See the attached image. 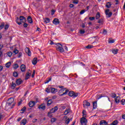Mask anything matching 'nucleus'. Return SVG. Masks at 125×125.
Here are the masks:
<instances>
[{
    "mask_svg": "<svg viewBox=\"0 0 125 125\" xmlns=\"http://www.w3.org/2000/svg\"><path fill=\"white\" fill-rule=\"evenodd\" d=\"M57 45L56 46L57 50L60 52H64V48L62 47V44L60 43H57Z\"/></svg>",
    "mask_w": 125,
    "mask_h": 125,
    "instance_id": "obj_1",
    "label": "nucleus"
},
{
    "mask_svg": "<svg viewBox=\"0 0 125 125\" xmlns=\"http://www.w3.org/2000/svg\"><path fill=\"white\" fill-rule=\"evenodd\" d=\"M62 92V94L60 95V96H63V95H67L68 92H69V90L66 88H62L59 91V93H61Z\"/></svg>",
    "mask_w": 125,
    "mask_h": 125,
    "instance_id": "obj_2",
    "label": "nucleus"
},
{
    "mask_svg": "<svg viewBox=\"0 0 125 125\" xmlns=\"http://www.w3.org/2000/svg\"><path fill=\"white\" fill-rule=\"evenodd\" d=\"M81 123L82 125H86L87 124V120L84 117H82L81 119Z\"/></svg>",
    "mask_w": 125,
    "mask_h": 125,
    "instance_id": "obj_3",
    "label": "nucleus"
},
{
    "mask_svg": "<svg viewBox=\"0 0 125 125\" xmlns=\"http://www.w3.org/2000/svg\"><path fill=\"white\" fill-rule=\"evenodd\" d=\"M68 95L69 96H70L71 97L75 98V97H77L78 95H79V94L75 93V92L71 91L68 93Z\"/></svg>",
    "mask_w": 125,
    "mask_h": 125,
    "instance_id": "obj_4",
    "label": "nucleus"
},
{
    "mask_svg": "<svg viewBox=\"0 0 125 125\" xmlns=\"http://www.w3.org/2000/svg\"><path fill=\"white\" fill-rule=\"evenodd\" d=\"M109 11L110 10L109 9H107L106 10H105V13L107 17H111L112 16V14H113L112 12H109Z\"/></svg>",
    "mask_w": 125,
    "mask_h": 125,
    "instance_id": "obj_5",
    "label": "nucleus"
},
{
    "mask_svg": "<svg viewBox=\"0 0 125 125\" xmlns=\"http://www.w3.org/2000/svg\"><path fill=\"white\" fill-rule=\"evenodd\" d=\"M83 106L84 108L89 107V106H90V103L86 101H84L83 102Z\"/></svg>",
    "mask_w": 125,
    "mask_h": 125,
    "instance_id": "obj_6",
    "label": "nucleus"
},
{
    "mask_svg": "<svg viewBox=\"0 0 125 125\" xmlns=\"http://www.w3.org/2000/svg\"><path fill=\"white\" fill-rule=\"evenodd\" d=\"M8 102L7 103V106H10L13 102H14V99L13 98H11L8 100Z\"/></svg>",
    "mask_w": 125,
    "mask_h": 125,
    "instance_id": "obj_7",
    "label": "nucleus"
},
{
    "mask_svg": "<svg viewBox=\"0 0 125 125\" xmlns=\"http://www.w3.org/2000/svg\"><path fill=\"white\" fill-rule=\"evenodd\" d=\"M57 110H58V107L55 106V107L51 108L49 112L52 114L53 113H55V112H57Z\"/></svg>",
    "mask_w": 125,
    "mask_h": 125,
    "instance_id": "obj_8",
    "label": "nucleus"
},
{
    "mask_svg": "<svg viewBox=\"0 0 125 125\" xmlns=\"http://www.w3.org/2000/svg\"><path fill=\"white\" fill-rule=\"evenodd\" d=\"M28 105H29V107H30L31 108H33V107H34V106H35V105H36V102H35V101H30Z\"/></svg>",
    "mask_w": 125,
    "mask_h": 125,
    "instance_id": "obj_9",
    "label": "nucleus"
},
{
    "mask_svg": "<svg viewBox=\"0 0 125 125\" xmlns=\"http://www.w3.org/2000/svg\"><path fill=\"white\" fill-rule=\"evenodd\" d=\"M20 21H21V23H25V22H26V19L25 18V17L21 16L20 17Z\"/></svg>",
    "mask_w": 125,
    "mask_h": 125,
    "instance_id": "obj_10",
    "label": "nucleus"
},
{
    "mask_svg": "<svg viewBox=\"0 0 125 125\" xmlns=\"http://www.w3.org/2000/svg\"><path fill=\"white\" fill-rule=\"evenodd\" d=\"M60 23V21H59V20L58 19H55L53 21V24H54L55 25H58Z\"/></svg>",
    "mask_w": 125,
    "mask_h": 125,
    "instance_id": "obj_11",
    "label": "nucleus"
},
{
    "mask_svg": "<svg viewBox=\"0 0 125 125\" xmlns=\"http://www.w3.org/2000/svg\"><path fill=\"white\" fill-rule=\"evenodd\" d=\"M25 51L26 53L28 54V56H31V51H30V49H29V48L28 47L25 48Z\"/></svg>",
    "mask_w": 125,
    "mask_h": 125,
    "instance_id": "obj_12",
    "label": "nucleus"
},
{
    "mask_svg": "<svg viewBox=\"0 0 125 125\" xmlns=\"http://www.w3.org/2000/svg\"><path fill=\"white\" fill-rule=\"evenodd\" d=\"M21 125H25L26 124H27V119H23L20 122Z\"/></svg>",
    "mask_w": 125,
    "mask_h": 125,
    "instance_id": "obj_13",
    "label": "nucleus"
},
{
    "mask_svg": "<svg viewBox=\"0 0 125 125\" xmlns=\"http://www.w3.org/2000/svg\"><path fill=\"white\" fill-rule=\"evenodd\" d=\"M26 70V66L24 64H21V71L25 72Z\"/></svg>",
    "mask_w": 125,
    "mask_h": 125,
    "instance_id": "obj_14",
    "label": "nucleus"
},
{
    "mask_svg": "<svg viewBox=\"0 0 125 125\" xmlns=\"http://www.w3.org/2000/svg\"><path fill=\"white\" fill-rule=\"evenodd\" d=\"M22 83H23V82L22 81V80H21V79L17 80L16 82V83L18 85H20V84H21Z\"/></svg>",
    "mask_w": 125,
    "mask_h": 125,
    "instance_id": "obj_15",
    "label": "nucleus"
},
{
    "mask_svg": "<svg viewBox=\"0 0 125 125\" xmlns=\"http://www.w3.org/2000/svg\"><path fill=\"white\" fill-rule=\"evenodd\" d=\"M39 109L42 110V111H44L45 110V105H43V104H41L38 106Z\"/></svg>",
    "mask_w": 125,
    "mask_h": 125,
    "instance_id": "obj_16",
    "label": "nucleus"
},
{
    "mask_svg": "<svg viewBox=\"0 0 125 125\" xmlns=\"http://www.w3.org/2000/svg\"><path fill=\"white\" fill-rule=\"evenodd\" d=\"M100 125H108V123H107V122H106V121L102 120L100 121Z\"/></svg>",
    "mask_w": 125,
    "mask_h": 125,
    "instance_id": "obj_17",
    "label": "nucleus"
},
{
    "mask_svg": "<svg viewBox=\"0 0 125 125\" xmlns=\"http://www.w3.org/2000/svg\"><path fill=\"white\" fill-rule=\"evenodd\" d=\"M38 63V58H34L32 61V64L33 65H36Z\"/></svg>",
    "mask_w": 125,
    "mask_h": 125,
    "instance_id": "obj_18",
    "label": "nucleus"
},
{
    "mask_svg": "<svg viewBox=\"0 0 125 125\" xmlns=\"http://www.w3.org/2000/svg\"><path fill=\"white\" fill-rule=\"evenodd\" d=\"M58 91V90L55 88H52L51 89V93H56Z\"/></svg>",
    "mask_w": 125,
    "mask_h": 125,
    "instance_id": "obj_19",
    "label": "nucleus"
},
{
    "mask_svg": "<svg viewBox=\"0 0 125 125\" xmlns=\"http://www.w3.org/2000/svg\"><path fill=\"white\" fill-rule=\"evenodd\" d=\"M97 108V102L95 101L93 103V109H96Z\"/></svg>",
    "mask_w": 125,
    "mask_h": 125,
    "instance_id": "obj_20",
    "label": "nucleus"
},
{
    "mask_svg": "<svg viewBox=\"0 0 125 125\" xmlns=\"http://www.w3.org/2000/svg\"><path fill=\"white\" fill-rule=\"evenodd\" d=\"M16 21V23L18 24V25H21V24H22V23H21V21H20V19L18 17L17 18Z\"/></svg>",
    "mask_w": 125,
    "mask_h": 125,
    "instance_id": "obj_21",
    "label": "nucleus"
},
{
    "mask_svg": "<svg viewBox=\"0 0 125 125\" xmlns=\"http://www.w3.org/2000/svg\"><path fill=\"white\" fill-rule=\"evenodd\" d=\"M27 21L28 22H29L30 24H32V23H33V20H32V18L31 17V16H29L27 18Z\"/></svg>",
    "mask_w": 125,
    "mask_h": 125,
    "instance_id": "obj_22",
    "label": "nucleus"
},
{
    "mask_svg": "<svg viewBox=\"0 0 125 125\" xmlns=\"http://www.w3.org/2000/svg\"><path fill=\"white\" fill-rule=\"evenodd\" d=\"M31 73H29V72H27L26 73V77H25V80H28L30 77H31Z\"/></svg>",
    "mask_w": 125,
    "mask_h": 125,
    "instance_id": "obj_23",
    "label": "nucleus"
},
{
    "mask_svg": "<svg viewBox=\"0 0 125 125\" xmlns=\"http://www.w3.org/2000/svg\"><path fill=\"white\" fill-rule=\"evenodd\" d=\"M120 99H121V98L119 96L117 97L115 99V101L116 103H119Z\"/></svg>",
    "mask_w": 125,
    "mask_h": 125,
    "instance_id": "obj_24",
    "label": "nucleus"
},
{
    "mask_svg": "<svg viewBox=\"0 0 125 125\" xmlns=\"http://www.w3.org/2000/svg\"><path fill=\"white\" fill-rule=\"evenodd\" d=\"M72 119V118L70 119V118H68L67 119H66L65 122V125H69V124L70 121H71Z\"/></svg>",
    "mask_w": 125,
    "mask_h": 125,
    "instance_id": "obj_25",
    "label": "nucleus"
},
{
    "mask_svg": "<svg viewBox=\"0 0 125 125\" xmlns=\"http://www.w3.org/2000/svg\"><path fill=\"white\" fill-rule=\"evenodd\" d=\"M52 100H49L47 102V106H50L52 104Z\"/></svg>",
    "mask_w": 125,
    "mask_h": 125,
    "instance_id": "obj_26",
    "label": "nucleus"
},
{
    "mask_svg": "<svg viewBox=\"0 0 125 125\" xmlns=\"http://www.w3.org/2000/svg\"><path fill=\"white\" fill-rule=\"evenodd\" d=\"M99 18H100V13H99V12H97L96 15V19L98 20Z\"/></svg>",
    "mask_w": 125,
    "mask_h": 125,
    "instance_id": "obj_27",
    "label": "nucleus"
},
{
    "mask_svg": "<svg viewBox=\"0 0 125 125\" xmlns=\"http://www.w3.org/2000/svg\"><path fill=\"white\" fill-rule=\"evenodd\" d=\"M69 112H70V109H66V110H65L63 114L64 115H68L69 113Z\"/></svg>",
    "mask_w": 125,
    "mask_h": 125,
    "instance_id": "obj_28",
    "label": "nucleus"
},
{
    "mask_svg": "<svg viewBox=\"0 0 125 125\" xmlns=\"http://www.w3.org/2000/svg\"><path fill=\"white\" fill-rule=\"evenodd\" d=\"M44 22H45V23H49V22H50V20H49V18H46L44 20Z\"/></svg>",
    "mask_w": 125,
    "mask_h": 125,
    "instance_id": "obj_29",
    "label": "nucleus"
},
{
    "mask_svg": "<svg viewBox=\"0 0 125 125\" xmlns=\"http://www.w3.org/2000/svg\"><path fill=\"white\" fill-rule=\"evenodd\" d=\"M10 65H11V62H7L5 64L6 67L9 68V67H10Z\"/></svg>",
    "mask_w": 125,
    "mask_h": 125,
    "instance_id": "obj_30",
    "label": "nucleus"
},
{
    "mask_svg": "<svg viewBox=\"0 0 125 125\" xmlns=\"http://www.w3.org/2000/svg\"><path fill=\"white\" fill-rule=\"evenodd\" d=\"M82 113L83 118H85V117H86V111L83 110V111L82 112Z\"/></svg>",
    "mask_w": 125,
    "mask_h": 125,
    "instance_id": "obj_31",
    "label": "nucleus"
},
{
    "mask_svg": "<svg viewBox=\"0 0 125 125\" xmlns=\"http://www.w3.org/2000/svg\"><path fill=\"white\" fill-rule=\"evenodd\" d=\"M111 3L108 2L106 3V7H107V8H110V7H111Z\"/></svg>",
    "mask_w": 125,
    "mask_h": 125,
    "instance_id": "obj_32",
    "label": "nucleus"
},
{
    "mask_svg": "<svg viewBox=\"0 0 125 125\" xmlns=\"http://www.w3.org/2000/svg\"><path fill=\"white\" fill-rule=\"evenodd\" d=\"M93 45H88L86 46V48H87L88 49H91V48H93Z\"/></svg>",
    "mask_w": 125,
    "mask_h": 125,
    "instance_id": "obj_33",
    "label": "nucleus"
},
{
    "mask_svg": "<svg viewBox=\"0 0 125 125\" xmlns=\"http://www.w3.org/2000/svg\"><path fill=\"white\" fill-rule=\"evenodd\" d=\"M14 69H17L18 68H19V65L18 64L16 63L13 66Z\"/></svg>",
    "mask_w": 125,
    "mask_h": 125,
    "instance_id": "obj_34",
    "label": "nucleus"
},
{
    "mask_svg": "<svg viewBox=\"0 0 125 125\" xmlns=\"http://www.w3.org/2000/svg\"><path fill=\"white\" fill-rule=\"evenodd\" d=\"M103 22L104 20H103V19H101L98 21V23H99V24H102V25H103Z\"/></svg>",
    "mask_w": 125,
    "mask_h": 125,
    "instance_id": "obj_35",
    "label": "nucleus"
},
{
    "mask_svg": "<svg viewBox=\"0 0 125 125\" xmlns=\"http://www.w3.org/2000/svg\"><path fill=\"white\" fill-rule=\"evenodd\" d=\"M57 119H56V118H53L51 119V123H52V124H53V123L56 122Z\"/></svg>",
    "mask_w": 125,
    "mask_h": 125,
    "instance_id": "obj_36",
    "label": "nucleus"
},
{
    "mask_svg": "<svg viewBox=\"0 0 125 125\" xmlns=\"http://www.w3.org/2000/svg\"><path fill=\"white\" fill-rule=\"evenodd\" d=\"M89 20H90V21H94V20H95V17H89Z\"/></svg>",
    "mask_w": 125,
    "mask_h": 125,
    "instance_id": "obj_37",
    "label": "nucleus"
},
{
    "mask_svg": "<svg viewBox=\"0 0 125 125\" xmlns=\"http://www.w3.org/2000/svg\"><path fill=\"white\" fill-rule=\"evenodd\" d=\"M13 75L15 78H17V77H18V73H17V72H14Z\"/></svg>",
    "mask_w": 125,
    "mask_h": 125,
    "instance_id": "obj_38",
    "label": "nucleus"
},
{
    "mask_svg": "<svg viewBox=\"0 0 125 125\" xmlns=\"http://www.w3.org/2000/svg\"><path fill=\"white\" fill-rule=\"evenodd\" d=\"M15 87H16V84L12 83V84L11 85V88L12 89H14V88H15Z\"/></svg>",
    "mask_w": 125,
    "mask_h": 125,
    "instance_id": "obj_39",
    "label": "nucleus"
},
{
    "mask_svg": "<svg viewBox=\"0 0 125 125\" xmlns=\"http://www.w3.org/2000/svg\"><path fill=\"white\" fill-rule=\"evenodd\" d=\"M21 114H23V113H24V112H25L26 111V107L24 106L21 110Z\"/></svg>",
    "mask_w": 125,
    "mask_h": 125,
    "instance_id": "obj_40",
    "label": "nucleus"
},
{
    "mask_svg": "<svg viewBox=\"0 0 125 125\" xmlns=\"http://www.w3.org/2000/svg\"><path fill=\"white\" fill-rule=\"evenodd\" d=\"M112 53H113V54H117V53H118V49H113Z\"/></svg>",
    "mask_w": 125,
    "mask_h": 125,
    "instance_id": "obj_41",
    "label": "nucleus"
},
{
    "mask_svg": "<svg viewBox=\"0 0 125 125\" xmlns=\"http://www.w3.org/2000/svg\"><path fill=\"white\" fill-rule=\"evenodd\" d=\"M7 55H8L9 57H11V56H12V52H8V53H7Z\"/></svg>",
    "mask_w": 125,
    "mask_h": 125,
    "instance_id": "obj_42",
    "label": "nucleus"
},
{
    "mask_svg": "<svg viewBox=\"0 0 125 125\" xmlns=\"http://www.w3.org/2000/svg\"><path fill=\"white\" fill-rule=\"evenodd\" d=\"M3 28H4V23H2L0 25V30L3 29Z\"/></svg>",
    "mask_w": 125,
    "mask_h": 125,
    "instance_id": "obj_43",
    "label": "nucleus"
},
{
    "mask_svg": "<svg viewBox=\"0 0 125 125\" xmlns=\"http://www.w3.org/2000/svg\"><path fill=\"white\" fill-rule=\"evenodd\" d=\"M85 11H86V10H85V9L82 10L81 11H80V14L81 15L83 14V13H84V12H85Z\"/></svg>",
    "mask_w": 125,
    "mask_h": 125,
    "instance_id": "obj_44",
    "label": "nucleus"
},
{
    "mask_svg": "<svg viewBox=\"0 0 125 125\" xmlns=\"http://www.w3.org/2000/svg\"><path fill=\"white\" fill-rule=\"evenodd\" d=\"M14 53H15V54H18L19 52V51L16 49H15L14 51H13Z\"/></svg>",
    "mask_w": 125,
    "mask_h": 125,
    "instance_id": "obj_45",
    "label": "nucleus"
},
{
    "mask_svg": "<svg viewBox=\"0 0 125 125\" xmlns=\"http://www.w3.org/2000/svg\"><path fill=\"white\" fill-rule=\"evenodd\" d=\"M121 103L122 105H125V100L122 99V101H121Z\"/></svg>",
    "mask_w": 125,
    "mask_h": 125,
    "instance_id": "obj_46",
    "label": "nucleus"
},
{
    "mask_svg": "<svg viewBox=\"0 0 125 125\" xmlns=\"http://www.w3.org/2000/svg\"><path fill=\"white\" fill-rule=\"evenodd\" d=\"M112 125H118V121L115 120L112 122Z\"/></svg>",
    "mask_w": 125,
    "mask_h": 125,
    "instance_id": "obj_47",
    "label": "nucleus"
},
{
    "mask_svg": "<svg viewBox=\"0 0 125 125\" xmlns=\"http://www.w3.org/2000/svg\"><path fill=\"white\" fill-rule=\"evenodd\" d=\"M109 43H114L115 42V41L114 40H110L108 41Z\"/></svg>",
    "mask_w": 125,
    "mask_h": 125,
    "instance_id": "obj_48",
    "label": "nucleus"
},
{
    "mask_svg": "<svg viewBox=\"0 0 125 125\" xmlns=\"http://www.w3.org/2000/svg\"><path fill=\"white\" fill-rule=\"evenodd\" d=\"M8 28H9V25L7 24H6L4 27V29L7 30V29H8Z\"/></svg>",
    "mask_w": 125,
    "mask_h": 125,
    "instance_id": "obj_49",
    "label": "nucleus"
},
{
    "mask_svg": "<svg viewBox=\"0 0 125 125\" xmlns=\"http://www.w3.org/2000/svg\"><path fill=\"white\" fill-rule=\"evenodd\" d=\"M73 3H75V4H78L79 3V0H73Z\"/></svg>",
    "mask_w": 125,
    "mask_h": 125,
    "instance_id": "obj_50",
    "label": "nucleus"
},
{
    "mask_svg": "<svg viewBox=\"0 0 125 125\" xmlns=\"http://www.w3.org/2000/svg\"><path fill=\"white\" fill-rule=\"evenodd\" d=\"M103 35H106L107 34V30L104 29V30L103 31Z\"/></svg>",
    "mask_w": 125,
    "mask_h": 125,
    "instance_id": "obj_51",
    "label": "nucleus"
},
{
    "mask_svg": "<svg viewBox=\"0 0 125 125\" xmlns=\"http://www.w3.org/2000/svg\"><path fill=\"white\" fill-rule=\"evenodd\" d=\"M52 113L50 112V111L48 113V117L49 118H52V115H51Z\"/></svg>",
    "mask_w": 125,
    "mask_h": 125,
    "instance_id": "obj_52",
    "label": "nucleus"
},
{
    "mask_svg": "<svg viewBox=\"0 0 125 125\" xmlns=\"http://www.w3.org/2000/svg\"><path fill=\"white\" fill-rule=\"evenodd\" d=\"M21 56H22V53H21V52L19 53V54L18 55V57L19 58H20V57H21Z\"/></svg>",
    "mask_w": 125,
    "mask_h": 125,
    "instance_id": "obj_53",
    "label": "nucleus"
},
{
    "mask_svg": "<svg viewBox=\"0 0 125 125\" xmlns=\"http://www.w3.org/2000/svg\"><path fill=\"white\" fill-rule=\"evenodd\" d=\"M84 33H85V31L84 30H80V34H84Z\"/></svg>",
    "mask_w": 125,
    "mask_h": 125,
    "instance_id": "obj_54",
    "label": "nucleus"
},
{
    "mask_svg": "<svg viewBox=\"0 0 125 125\" xmlns=\"http://www.w3.org/2000/svg\"><path fill=\"white\" fill-rule=\"evenodd\" d=\"M45 91L46 92H47V93H49V92H50V90L48 88H46L45 89Z\"/></svg>",
    "mask_w": 125,
    "mask_h": 125,
    "instance_id": "obj_55",
    "label": "nucleus"
},
{
    "mask_svg": "<svg viewBox=\"0 0 125 125\" xmlns=\"http://www.w3.org/2000/svg\"><path fill=\"white\" fill-rule=\"evenodd\" d=\"M116 96H117V95H116V94H112L111 97H112V98H115V97H116Z\"/></svg>",
    "mask_w": 125,
    "mask_h": 125,
    "instance_id": "obj_56",
    "label": "nucleus"
},
{
    "mask_svg": "<svg viewBox=\"0 0 125 125\" xmlns=\"http://www.w3.org/2000/svg\"><path fill=\"white\" fill-rule=\"evenodd\" d=\"M51 15H53L54 14V13H55V10H54V9L51 10Z\"/></svg>",
    "mask_w": 125,
    "mask_h": 125,
    "instance_id": "obj_57",
    "label": "nucleus"
},
{
    "mask_svg": "<svg viewBox=\"0 0 125 125\" xmlns=\"http://www.w3.org/2000/svg\"><path fill=\"white\" fill-rule=\"evenodd\" d=\"M23 27H24V28H27V27H28V24L26 23H24L23 24Z\"/></svg>",
    "mask_w": 125,
    "mask_h": 125,
    "instance_id": "obj_58",
    "label": "nucleus"
},
{
    "mask_svg": "<svg viewBox=\"0 0 125 125\" xmlns=\"http://www.w3.org/2000/svg\"><path fill=\"white\" fill-rule=\"evenodd\" d=\"M36 73V71L33 70V73L32 74V78H34L35 77V74Z\"/></svg>",
    "mask_w": 125,
    "mask_h": 125,
    "instance_id": "obj_59",
    "label": "nucleus"
},
{
    "mask_svg": "<svg viewBox=\"0 0 125 125\" xmlns=\"http://www.w3.org/2000/svg\"><path fill=\"white\" fill-rule=\"evenodd\" d=\"M3 47V45L0 44V50H1V49H2Z\"/></svg>",
    "mask_w": 125,
    "mask_h": 125,
    "instance_id": "obj_60",
    "label": "nucleus"
},
{
    "mask_svg": "<svg viewBox=\"0 0 125 125\" xmlns=\"http://www.w3.org/2000/svg\"><path fill=\"white\" fill-rule=\"evenodd\" d=\"M70 7L71 8H73V7L74 6V4H70V5H69Z\"/></svg>",
    "mask_w": 125,
    "mask_h": 125,
    "instance_id": "obj_61",
    "label": "nucleus"
},
{
    "mask_svg": "<svg viewBox=\"0 0 125 125\" xmlns=\"http://www.w3.org/2000/svg\"><path fill=\"white\" fill-rule=\"evenodd\" d=\"M2 69H3V67H2L1 65H0V71H2Z\"/></svg>",
    "mask_w": 125,
    "mask_h": 125,
    "instance_id": "obj_62",
    "label": "nucleus"
},
{
    "mask_svg": "<svg viewBox=\"0 0 125 125\" xmlns=\"http://www.w3.org/2000/svg\"><path fill=\"white\" fill-rule=\"evenodd\" d=\"M21 120H22V118H19L18 119H17V122H20L21 121Z\"/></svg>",
    "mask_w": 125,
    "mask_h": 125,
    "instance_id": "obj_63",
    "label": "nucleus"
},
{
    "mask_svg": "<svg viewBox=\"0 0 125 125\" xmlns=\"http://www.w3.org/2000/svg\"><path fill=\"white\" fill-rule=\"evenodd\" d=\"M123 119H124V120H125V114L123 115L122 116Z\"/></svg>",
    "mask_w": 125,
    "mask_h": 125,
    "instance_id": "obj_64",
    "label": "nucleus"
}]
</instances>
